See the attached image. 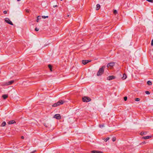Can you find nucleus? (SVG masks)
Listing matches in <instances>:
<instances>
[{"instance_id":"nucleus-1","label":"nucleus","mask_w":153,"mask_h":153,"mask_svg":"<svg viewBox=\"0 0 153 153\" xmlns=\"http://www.w3.org/2000/svg\"><path fill=\"white\" fill-rule=\"evenodd\" d=\"M105 68V66H103L100 68L97 73V75L98 76L102 75L104 72V70Z\"/></svg>"},{"instance_id":"nucleus-2","label":"nucleus","mask_w":153,"mask_h":153,"mask_svg":"<svg viewBox=\"0 0 153 153\" xmlns=\"http://www.w3.org/2000/svg\"><path fill=\"white\" fill-rule=\"evenodd\" d=\"M82 100L83 102H88L91 101V99L90 98L87 97H84L82 98Z\"/></svg>"},{"instance_id":"nucleus-3","label":"nucleus","mask_w":153,"mask_h":153,"mask_svg":"<svg viewBox=\"0 0 153 153\" xmlns=\"http://www.w3.org/2000/svg\"><path fill=\"white\" fill-rule=\"evenodd\" d=\"M5 22H6L7 23L11 25H13V23L10 21V19L8 18H6L5 20Z\"/></svg>"},{"instance_id":"nucleus-4","label":"nucleus","mask_w":153,"mask_h":153,"mask_svg":"<svg viewBox=\"0 0 153 153\" xmlns=\"http://www.w3.org/2000/svg\"><path fill=\"white\" fill-rule=\"evenodd\" d=\"M64 102V101H63L62 100H60L59 101H58L57 102L55 103L56 105H57V106H58L60 105H62L63 104Z\"/></svg>"},{"instance_id":"nucleus-5","label":"nucleus","mask_w":153,"mask_h":153,"mask_svg":"<svg viewBox=\"0 0 153 153\" xmlns=\"http://www.w3.org/2000/svg\"><path fill=\"white\" fill-rule=\"evenodd\" d=\"M115 64V62H110L107 64V67L108 68H109V67H113L114 65Z\"/></svg>"},{"instance_id":"nucleus-6","label":"nucleus","mask_w":153,"mask_h":153,"mask_svg":"<svg viewBox=\"0 0 153 153\" xmlns=\"http://www.w3.org/2000/svg\"><path fill=\"white\" fill-rule=\"evenodd\" d=\"M14 82V80H11L6 82L4 84L6 85H10L12 84Z\"/></svg>"},{"instance_id":"nucleus-7","label":"nucleus","mask_w":153,"mask_h":153,"mask_svg":"<svg viewBox=\"0 0 153 153\" xmlns=\"http://www.w3.org/2000/svg\"><path fill=\"white\" fill-rule=\"evenodd\" d=\"M90 60H82V63L83 64L85 65L88 63L91 62Z\"/></svg>"},{"instance_id":"nucleus-8","label":"nucleus","mask_w":153,"mask_h":153,"mask_svg":"<svg viewBox=\"0 0 153 153\" xmlns=\"http://www.w3.org/2000/svg\"><path fill=\"white\" fill-rule=\"evenodd\" d=\"M54 118H55L58 120H59L61 119V116L59 114H56L54 115Z\"/></svg>"},{"instance_id":"nucleus-9","label":"nucleus","mask_w":153,"mask_h":153,"mask_svg":"<svg viewBox=\"0 0 153 153\" xmlns=\"http://www.w3.org/2000/svg\"><path fill=\"white\" fill-rule=\"evenodd\" d=\"M115 78V77L114 76H110L107 78V79L109 80H110Z\"/></svg>"},{"instance_id":"nucleus-10","label":"nucleus","mask_w":153,"mask_h":153,"mask_svg":"<svg viewBox=\"0 0 153 153\" xmlns=\"http://www.w3.org/2000/svg\"><path fill=\"white\" fill-rule=\"evenodd\" d=\"M91 153H103L102 152L99 151L93 150L91 152Z\"/></svg>"},{"instance_id":"nucleus-11","label":"nucleus","mask_w":153,"mask_h":153,"mask_svg":"<svg viewBox=\"0 0 153 153\" xmlns=\"http://www.w3.org/2000/svg\"><path fill=\"white\" fill-rule=\"evenodd\" d=\"M152 136H146L143 137H142V138L144 139H149Z\"/></svg>"},{"instance_id":"nucleus-12","label":"nucleus","mask_w":153,"mask_h":153,"mask_svg":"<svg viewBox=\"0 0 153 153\" xmlns=\"http://www.w3.org/2000/svg\"><path fill=\"white\" fill-rule=\"evenodd\" d=\"M8 123L9 124H14V123H16V122H15V121H14V120H11V121H9L8 122Z\"/></svg>"},{"instance_id":"nucleus-13","label":"nucleus","mask_w":153,"mask_h":153,"mask_svg":"<svg viewBox=\"0 0 153 153\" xmlns=\"http://www.w3.org/2000/svg\"><path fill=\"white\" fill-rule=\"evenodd\" d=\"M127 78V76L125 74H123V76L122 77V79H126Z\"/></svg>"},{"instance_id":"nucleus-14","label":"nucleus","mask_w":153,"mask_h":153,"mask_svg":"<svg viewBox=\"0 0 153 153\" xmlns=\"http://www.w3.org/2000/svg\"><path fill=\"white\" fill-rule=\"evenodd\" d=\"M8 97V95L7 94H4L2 96V97L4 99H5Z\"/></svg>"},{"instance_id":"nucleus-15","label":"nucleus","mask_w":153,"mask_h":153,"mask_svg":"<svg viewBox=\"0 0 153 153\" xmlns=\"http://www.w3.org/2000/svg\"><path fill=\"white\" fill-rule=\"evenodd\" d=\"M100 6L99 4H97L96 5V10H98L100 8Z\"/></svg>"},{"instance_id":"nucleus-16","label":"nucleus","mask_w":153,"mask_h":153,"mask_svg":"<svg viewBox=\"0 0 153 153\" xmlns=\"http://www.w3.org/2000/svg\"><path fill=\"white\" fill-rule=\"evenodd\" d=\"M6 122L4 121L3 122L1 125V126H4L6 125Z\"/></svg>"},{"instance_id":"nucleus-17","label":"nucleus","mask_w":153,"mask_h":153,"mask_svg":"<svg viewBox=\"0 0 153 153\" xmlns=\"http://www.w3.org/2000/svg\"><path fill=\"white\" fill-rule=\"evenodd\" d=\"M48 67L49 68L51 71H52V65L50 64H49L48 65Z\"/></svg>"},{"instance_id":"nucleus-18","label":"nucleus","mask_w":153,"mask_h":153,"mask_svg":"<svg viewBox=\"0 0 153 153\" xmlns=\"http://www.w3.org/2000/svg\"><path fill=\"white\" fill-rule=\"evenodd\" d=\"M147 83L148 85H151L152 84V82L150 81H148Z\"/></svg>"},{"instance_id":"nucleus-19","label":"nucleus","mask_w":153,"mask_h":153,"mask_svg":"<svg viewBox=\"0 0 153 153\" xmlns=\"http://www.w3.org/2000/svg\"><path fill=\"white\" fill-rule=\"evenodd\" d=\"M41 17L40 16H38L37 17V19L36 20L37 22H39V19H40Z\"/></svg>"},{"instance_id":"nucleus-20","label":"nucleus","mask_w":153,"mask_h":153,"mask_svg":"<svg viewBox=\"0 0 153 153\" xmlns=\"http://www.w3.org/2000/svg\"><path fill=\"white\" fill-rule=\"evenodd\" d=\"M146 134V132H142L140 133V134L141 135H145Z\"/></svg>"},{"instance_id":"nucleus-21","label":"nucleus","mask_w":153,"mask_h":153,"mask_svg":"<svg viewBox=\"0 0 153 153\" xmlns=\"http://www.w3.org/2000/svg\"><path fill=\"white\" fill-rule=\"evenodd\" d=\"M109 139V137H108L106 138H104L103 140L105 142H107Z\"/></svg>"},{"instance_id":"nucleus-22","label":"nucleus","mask_w":153,"mask_h":153,"mask_svg":"<svg viewBox=\"0 0 153 153\" xmlns=\"http://www.w3.org/2000/svg\"><path fill=\"white\" fill-rule=\"evenodd\" d=\"M113 13L114 14H116L117 13V12L116 10H114Z\"/></svg>"},{"instance_id":"nucleus-23","label":"nucleus","mask_w":153,"mask_h":153,"mask_svg":"<svg viewBox=\"0 0 153 153\" xmlns=\"http://www.w3.org/2000/svg\"><path fill=\"white\" fill-rule=\"evenodd\" d=\"M99 126L100 128H102L103 127H104V125L103 124H102V125H99Z\"/></svg>"},{"instance_id":"nucleus-24","label":"nucleus","mask_w":153,"mask_h":153,"mask_svg":"<svg viewBox=\"0 0 153 153\" xmlns=\"http://www.w3.org/2000/svg\"><path fill=\"white\" fill-rule=\"evenodd\" d=\"M48 16H42V17L43 18V19H45L46 18H48Z\"/></svg>"},{"instance_id":"nucleus-25","label":"nucleus","mask_w":153,"mask_h":153,"mask_svg":"<svg viewBox=\"0 0 153 153\" xmlns=\"http://www.w3.org/2000/svg\"><path fill=\"white\" fill-rule=\"evenodd\" d=\"M135 100L136 101H139L140 100V99L139 98H136L135 99Z\"/></svg>"},{"instance_id":"nucleus-26","label":"nucleus","mask_w":153,"mask_h":153,"mask_svg":"<svg viewBox=\"0 0 153 153\" xmlns=\"http://www.w3.org/2000/svg\"><path fill=\"white\" fill-rule=\"evenodd\" d=\"M44 126H45L46 127H48L49 126L48 124H46L45 123H44Z\"/></svg>"},{"instance_id":"nucleus-27","label":"nucleus","mask_w":153,"mask_h":153,"mask_svg":"<svg viewBox=\"0 0 153 153\" xmlns=\"http://www.w3.org/2000/svg\"><path fill=\"white\" fill-rule=\"evenodd\" d=\"M127 99V97H124V100L125 101H126Z\"/></svg>"},{"instance_id":"nucleus-28","label":"nucleus","mask_w":153,"mask_h":153,"mask_svg":"<svg viewBox=\"0 0 153 153\" xmlns=\"http://www.w3.org/2000/svg\"><path fill=\"white\" fill-rule=\"evenodd\" d=\"M145 93L147 94H149L150 93L149 91H146Z\"/></svg>"},{"instance_id":"nucleus-29","label":"nucleus","mask_w":153,"mask_h":153,"mask_svg":"<svg viewBox=\"0 0 153 153\" xmlns=\"http://www.w3.org/2000/svg\"><path fill=\"white\" fill-rule=\"evenodd\" d=\"M116 139L115 137H113L112 138V141H115L116 140Z\"/></svg>"},{"instance_id":"nucleus-30","label":"nucleus","mask_w":153,"mask_h":153,"mask_svg":"<svg viewBox=\"0 0 153 153\" xmlns=\"http://www.w3.org/2000/svg\"><path fill=\"white\" fill-rule=\"evenodd\" d=\"M52 107H56L57 105H56V104L55 103L52 105Z\"/></svg>"},{"instance_id":"nucleus-31","label":"nucleus","mask_w":153,"mask_h":153,"mask_svg":"<svg viewBox=\"0 0 153 153\" xmlns=\"http://www.w3.org/2000/svg\"><path fill=\"white\" fill-rule=\"evenodd\" d=\"M35 30L36 31H37L39 30V29L38 28H37V27H36L35 28Z\"/></svg>"},{"instance_id":"nucleus-32","label":"nucleus","mask_w":153,"mask_h":153,"mask_svg":"<svg viewBox=\"0 0 153 153\" xmlns=\"http://www.w3.org/2000/svg\"><path fill=\"white\" fill-rule=\"evenodd\" d=\"M151 45L152 46H153V39L152 40Z\"/></svg>"},{"instance_id":"nucleus-33","label":"nucleus","mask_w":153,"mask_h":153,"mask_svg":"<svg viewBox=\"0 0 153 153\" xmlns=\"http://www.w3.org/2000/svg\"><path fill=\"white\" fill-rule=\"evenodd\" d=\"M3 13L4 14H6L7 13V11H4L3 12Z\"/></svg>"},{"instance_id":"nucleus-34","label":"nucleus","mask_w":153,"mask_h":153,"mask_svg":"<svg viewBox=\"0 0 153 153\" xmlns=\"http://www.w3.org/2000/svg\"><path fill=\"white\" fill-rule=\"evenodd\" d=\"M57 7V5H54L53 6V7Z\"/></svg>"},{"instance_id":"nucleus-35","label":"nucleus","mask_w":153,"mask_h":153,"mask_svg":"<svg viewBox=\"0 0 153 153\" xmlns=\"http://www.w3.org/2000/svg\"><path fill=\"white\" fill-rule=\"evenodd\" d=\"M26 12H27V13L29 12V10H26Z\"/></svg>"},{"instance_id":"nucleus-36","label":"nucleus","mask_w":153,"mask_h":153,"mask_svg":"<svg viewBox=\"0 0 153 153\" xmlns=\"http://www.w3.org/2000/svg\"><path fill=\"white\" fill-rule=\"evenodd\" d=\"M21 138H22V139H24V136H22L21 137Z\"/></svg>"},{"instance_id":"nucleus-37","label":"nucleus","mask_w":153,"mask_h":153,"mask_svg":"<svg viewBox=\"0 0 153 153\" xmlns=\"http://www.w3.org/2000/svg\"><path fill=\"white\" fill-rule=\"evenodd\" d=\"M69 16V15H67V16H68V17Z\"/></svg>"},{"instance_id":"nucleus-38","label":"nucleus","mask_w":153,"mask_h":153,"mask_svg":"<svg viewBox=\"0 0 153 153\" xmlns=\"http://www.w3.org/2000/svg\"><path fill=\"white\" fill-rule=\"evenodd\" d=\"M18 1H20L21 0H17Z\"/></svg>"},{"instance_id":"nucleus-39","label":"nucleus","mask_w":153,"mask_h":153,"mask_svg":"<svg viewBox=\"0 0 153 153\" xmlns=\"http://www.w3.org/2000/svg\"><path fill=\"white\" fill-rule=\"evenodd\" d=\"M61 1H62V0H60Z\"/></svg>"},{"instance_id":"nucleus-40","label":"nucleus","mask_w":153,"mask_h":153,"mask_svg":"<svg viewBox=\"0 0 153 153\" xmlns=\"http://www.w3.org/2000/svg\"><path fill=\"white\" fill-rule=\"evenodd\" d=\"M31 153H32V152H31Z\"/></svg>"}]
</instances>
